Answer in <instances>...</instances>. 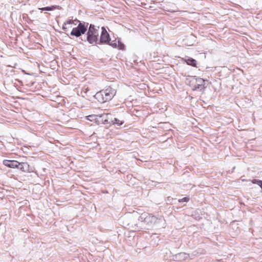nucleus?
<instances>
[{"mask_svg":"<svg viewBox=\"0 0 262 262\" xmlns=\"http://www.w3.org/2000/svg\"><path fill=\"white\" fill-rule=\"evenodd\" d=\"M58 7V6L53 5L51 6L45 7H44V9H45L46 11H53L57 9Z\"/></svg>","mask_w":262,"mask_h":262,"instance_id":"13","label":"nucleus"},{"mask_svg":"<svg viewBox=\"0 0 262 262\" xmlns=\"http://www.w3.org/2000/svg\"><path fill=\"white\" fill-rule=\"evenodd\" d=\"M75 22H76V21H75V19L74 20H73V19H68L67 20L65 23H64V25H71L73 24H74L75 25H77V23H75Z\"/></svg>","mask_w":262,"mask_h":262,"instance_id":"17","label":"nucleus"},{"mask_svg":"<svg viewBox=\"0 0 262 262\" xmlns=\"http://www.w3.org/2000/svg\"><path fill=\"white\" fill-rule=\"evenodd\" d=\"M99 27L94 25L90 24L86 31V37L81 40L84 41H88L91 45L98 44L99 41Z\"/></svg>","mask_w":262,"mask_h":262,"instance_id":"2","label":"nucleus"},{"mask_svg":"<svg viewBox=\"0 0 262 262\" xmlns=\"http://www.w3.org/2000/svg\"><path fill=\"white\" fill-rule=\"evenodd\" d=\"M123 224L126 226V228H130L131 227H133L130 225V224L128 223V220L127 219L123 222Z\"/></svg>","mask_w":262,"mask_h":262,"instance_id":"20","label":"nucleus"},{"mask_svg":"<svg viewBox=\"0 0 262 262\" xmlns=\"http://www.w3.org/2000/svg\"><path fill=\"white\" fill-rule=\"evenodd\" d=\"M117 46L116 48H118L120 50H123L125 49V46L124 45L120 40H118L117 41Z\"/></svg>","mask_w":262,"mask_h":262,"instance_id":"14","label":"nucleus"},{"mask_svg":"<svg viewBox=\"0 0 262 262\" xmlns=\"http://www.w3.org/2000/svg\"><path fill=\"white\" fill-rule=\"evenodd\" d=\"M39 9L41 10V11H45V9H44V7H42V8H39Z\"/></svg>","mask_w":262,"mask_h":262,"instance_id":"22","label":"nucleus"},{"mask_svg":"<svg viewBox=\"0 0 262 262\" xmlns=\"http://www.w3.org/2000/svg\"><path fill=\"white\" fill-rule=\"evenodd\" d=\"M75 21L78 23V26L76 27L73 28L70 33V35L76 37H79L82 35L85 34L88 30V27L89 26L88 23L81 22V21L75 19Z\"/></svg>","mask_w":262,"mask_h":262,"instance_id":"4","label":"nucleus"},{"mask_svg":"<svg viewBox=\"0 0 262 262\" xmlns=\"http://www.w3.org/2000/svg\"><path fill=\"white\" fill-rule=\"evenodd\" d=\"M108 45H110L114 48H116L117 46V41L116 40H113L111 42L110 41Z\"/></svg>","mask_w":262,"mask_h":262,"instance_id":"18","label":"nucleus"},{"mask_svg":"<svg viewBox=\"0 0 262 262\" xmlns=\"http://www.w3.org/2000/svg\"><path fill=\"white\" fill-rule=\"evenodd\" d=\"M111 122L113 124H115L119 126L122 125L124 123V121L123 120H120L118 118H115L114 119L111 120Z\"/></svg>","mask_w":262,"mask_h":262,"instance_id":"11","label":"nucleus"},{"mask_svg":"<svg viewBox=\"0 0 262 262\" xmlns=\"http://www.w3.org/2000/svg\"><path fill=\"white\" fill-rule=\"evenodd\" d=\"M103 95V92H102V90H101L100 91L96 93V94L94 95V97L96 99L98 100V101L101 103H103L106 102V100H105L104 99Z\"/></svg>","mask_w":262,"mask_h":262,"instance_id":"9","label":"nucleus"},{"mask_svg":"<svg viewBox=\"0 0 262 262\" xmlns=\"http://www.w3.org/2000/svg\"><path fill=\"white\" fill-rule=\"evenodd\" d=\"M205 86H202V84H199L198 83H196L194 85V86L192 89V90L194 91V90H199L200 91H202L205 89Z\"/></svg>","mask_w":262,"mask_h":262,"instance_id":"12","label":"nucleus"},{"mask_svg":"<svg viewBox=\"0 0 262 262\" xmlns=\"http://www.w3.org/2000/svg\"><path fill=\"white\" fill-rule=\"evenodd\" d=\"M3 164L9 168L17 169L22 172H30V165L27 162L5 159L3 160Z\"/></svg>","mask_w":262,"mask_h":262,"instance_id":"3","label":"nucleus"},{"mask_svg":"<svg viewBox=\"0 0 262 262\" xmlns=\"http://www.w3.org/2000/svg\"><path fill=\"white\" fill-rule=\"evenodd\" d=\"M189 200V198L188 197H184L181 199L179 200V202H188Z\"/></svg>","mask_w":262,"mask_h":262,"instance_id":"19","label":"nucleus"},{"mask_svg":"<svg viewBox=\"0 0 262 262\" xmlns=\"http://www.w3.org/2000/svg\"><path fill=\"white\" fill-rule=\"evenodd\" d=\"M253 184H257L262 190V180H258V179H253L252 181Z\"/></svg>","mask_w":262,"mask_h":262,"instance_id":"16","label":"nucleus"},{"mask_svg":"<svg viewBox=\"0 0 262 262\" xmlns=\"http://www.w3.org/2000/svg\"><path fill=\"white\" fill-rule=\"evenodd\" d=\"M172 260L176 261H181L187 259L190 256L189 254L185 252H180L172 256Z\"/></svg>","mask_w":262,"mask_h":262,"instance_id":"7","label":"nucleus"},{"mask_svg":"<svg viewBox=\"0 0 262 262\" xmlns=\"http://www.w3.org/2000/svg\"><path fill=\"white\" fill-rule=\"evenodd\" d=\"M196 82L202 86H205V80L202 78L198 77L195 79Z\"/></svg>","mask_w":262,"mask_h":262,"instance_id":"15","label":"nucleus"},{"mask_svg":"<svg viewBox=\"0 0 262 262\" xmlns=\"http://www.w3.org/2000/svg\"><path fill=\"white\" fill-rule=\"evenodd\" d=\"M111 39L110 35L106 31L104 27H101V32L100 36V39L98 41V44H108Z\"/></svg>","mask_w":262,"mask_h":262,"instance_id":"5","label":"nucleus"},{"mask_svg":"<svg viewBox=\"0 0 262 262\" xmlns=\"http://www.w3.org/2000/svg\"><path fill=\"white\" fill-rule=\"evenodd\" d=\"M103 96L106 101H110L116 95V91L112 87L108 86L106 89L103 90Z\"/></svg>","mask_w":262,"mask_h":262,"instance_id":"6","label":"nucleus"},{"mask_svg":"<svg viewBox=\"0 0 262 262\" xmlns=\"http://www.w3.org/2000/svg\"><path fill=\"white\" fill-rule=\"evenodd\" d=\"M182 60L185 62L187 64L193 67H197V61L195 59L190 57L187 56H185L184 58H182Z\"/></svg>","mask_w":262,"mask_h":262,"instance_id":"8","label":"nucleus"},{"mask_svg":"<svg viewBox=\"0 0 262 262\" xmlns=\"http://www.w3.org/2000/svg\"><path fill=\"white\" fill-rule=\"evenodd\" d=\"M138 220L140 221L141 226H145V229H149L163 220L162 217H158L150 214L143 213L139 217Z\"/></svg>","mask_w":262,"mask_h":262,"instance_id":"1","label":"nucleus"},{"mask_svg":"<svg viewBox=\"0 0 262 262\" xmlns=\"http://www.w3.org/2000/svg\"><path fill=\"white\" fill-rule=\"evenodd\" d=\"M111 116V115L110 114H103L101 115L100 117L102 118V121L104 124L110 122L108 120L110 119V117Z\"/></svg>","mask_w":262,"mask_h":262,"instance_id":"10","label":"nucleus"},{"mask_svg":"<svg viewBox=\"0 0 262 262\" xmlns=\"http://www.w3.org/2000/svg\"><path fill=\"white\" fill-rule=\"evenodd\" d=\"M66 26H67V25H64V24H63V26H62V29L63 30H64V31H65V30H67V27Z\"/></svg>","mask_w":262,"mask_h":262,"instance_id":"21","label":"nucleus"}]
</instances>
